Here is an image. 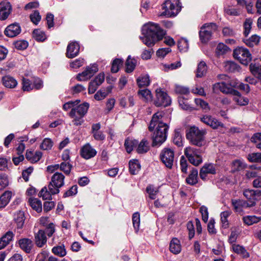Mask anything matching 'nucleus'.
<instances>
[{
    "instance_id": "1",
    "label": "nucleus",
    "mask_w": 261,
    "mask_h": 261,
    "mask_svg": "<svg viewBox=\"0 0 261 261\" xmlns=\"http://www.w3.org/2000/svg\"><path fill=\"white\" fill-rule=\"evenodd\" d=\"M163 117L162 112H158L153 114L148 127L149 130L152 131L156 126V131L152 136L153 146H160L167 139L169 126L163 122Z\"/></svg>"
},
{
    "instance_id": "2",
    "label": "nucleus",
    "mask_w": 261,
    "mask_h": 261,
    "mask_svg": "<svg viewBox=\"0 0 261 261\" xmlns=\"http://www.w3.org/2000/svg\"><path fill=\"white\" fill-rule=\"evenodd\" d=\"M166 34L165 31L157 23L149 22L145 24L142 29V36L140 39L148 47L162 40Z\"/></svg>"
},
{
    "instance_id": "3",
    "label": "nucleus",
    "mask_w": 261,
    "mask_h": 261,
    "mask_svg": "<svg viewBox=\"0 0 261 261\" xmlns=\"http://www.w3.org/2000/svg\"><path fill=\"white\" fill-rule=\"evenodd\" d=\"M205 130L200 129L198 127L193 126L187 131V139L194 145L201 147L206 144Z\"/></svg>"
},
{
    "instance_id": "4",
    "label": "nucleus",
    "mask_w": 261,
    "mask_h": 261,
    "mask_svg": "<svg viewBox=\"0 0 261 261\" xmlns=\"http://www.w3.org/2000/svg\"><path fill=\"white\" fill-rule=\"evenodd\" d=\"M181 4L180 0H167L162 5V9L164 11L160 16H165L168 17H174L180 11Z\"/></svg>"
},
{
    "instance_id": "5",
    "label": "nucleus",
    "mask_w": 261,
    "mask_h": 261,
    "mask_svg": "<svg viewBox=\"0 0 261 261\" xmlns=\"http://www.w3.org/2000/svg\"><path fill=\"white\" fill-rule=\"evenodd\" d=\"M89 108V104L87 102H84L71 109L69 115L74 119L73 122L74 125L78 126L82 124V118L87 113Z\"/></svg>"
},
{
    "instance_id": "6",
    "label": "nucleus",
    "mask_w": 261,
    "mask_h": 261,
    "mask_svg": "<svg viewBox=\"0 0 261 261\" xmlns=\"http://www.w3.org/2000/svg\"><path fill=\"white\" fill-rule=\"evenodd\" d=\"M184 153L189 162L192 165L198 166L202 163V158L201 155V149L192 147H188L185 149Z\"/></svg>"
},
{
    "instance_id": "7",
    "label": "nucleus",
    "mask_w": 261,
    "mask_h": 261,
    "mask_svg": "<svg viewBox=\"0 0 261 261\" xmlns=\"http://www.w3.org/2000/svg\"><path fill=\"white\" fill-rule=\"evenodd\" d=\"M65 176L59 172H56L52 176L51 181L48 185V189L53 194L59 193V188L64 184Z\"/></svg>"
},
{
    "instance_id": "8",
    "label": "nucleus",
    "mask_w": 261,
    "mask_h": 261,
    "mask_svg": "<svg viewBox=\"0 0 261 261\" xmlns=\"http://www.w3.org/2000/svg\"><path fill=\"white\" fill-rule=\"evenodd\" d=\"M217 25L214 23L203 24L199 32L201 41L202 43L208 42L211 39L212 34L217 30Z\"/></svg>"
},
{
    "instance_id": "9",
    "label": "nucleus",
    "mask_w": 261,
    "mask_h": 261,
    "mask_svg": "<svg viewBox=\"0 0 261 261\" xmlns=\"http://www.w3.org/2000/svg\"><path fill=\"white\" fill-rule=\"evenodd\" d=\"M233 56L243 65H248L251 60V55L249 50L242 47H239L234 49Z\"/></svg>"
},
{
    "instance_id": "10",
    "label": "nucleus",
    "mask_w": 261,
    "mask_h": 261,
    "mask_svg": "<svg viewBox=\"0 0 261 261\" xmlns=\"http://www.w3.org/2000/svg\"><path fill=\"white\" fill-rule=\"evenodd\" d=\"M156 98L154 103L156 107H168L171 105V99L168 94L161 89H157L155 90Z\"/></svg>"
},
{
    "instance_id": "11",
    "label": "nucleus",
    "mask_w": 261,
    "mask_h": 261,
    "mask_svg": "<svg viewBox=\"0 0 261 261\" xmlns=\"http://www.w3.org/2000/svg\"><path fill=\"white\" fill-rule=\"evenodd\" d=\"M162 163L169 169H171L174 159V151L169 148H164L160 155Z\"/></svg>"
},
{
    "instance_id": "12",
    "label": "nucleus",
    "mask_w": 261,
    "mask_h": 261,
    "mask_svg": "<svg viewBox=\"0 0 261 261\" xmlns=\"http://www.w3.org/2000/svg\"><path fill=\"white\" fill-rule=\"evenodd\" d=\"M231 204L236 212L241 213L243 211V208L251 207L255 205V202L253 201L247 202V201L238 199H232Z\"/></svg>"
},
{
    "instance_id": "13",
    "label": "nucleus",
    "mask_w": 261,
    "mask_h": 261,
    "mask_svg": "<svg viewBox=\"0 0 261 261\" xmlns=\"http://www.w3.org/2000/svg\"><path fill=\"white\" fill-rule=\"evenodd\" d=\"M98 70L97 66H87L86 70L77 75L76 79L79 81H87L97 72Z\"/></svg>"
},
{
    "instance_id": "14",
    "label": "nucleus",
    "mask_w": 261,
    "mask_h": 261,
    "mask_svg": "<svg viewBox=\"0 0 261 261\" xmlns=\"http://www.w3.org/2000/svg\"><path fill=\"white\" fill-rule=\"evenodd\" d=\"M200 120L203 123L206 124L208 126H210L213 129H216L219 126H223V123L218 121L217 119L213 118L210 115H206L203 116L202 117L200 118Z\"/></svg>"
},
{
    "instance_id": "15",
    "label": "nucleus",
    "mask_w": 261,
    "mask_h": 261,
    "mask_svg": "<svg viewBox=\"0 0 261 261\" xmlns=\"http://www.w3.org/2000/svg\"><path fill=\"white\" fill-rule=\"evenodd\" d=\"M96 151L89 143L85 145L80 150L81 156L88 160L93 158L96 154Z\"/></svg>"
},
{
    "instance_id": "16",
    "label": "nucleus",
    "mask_w": 261,
    "mask_h": 261,
    "mask_svg": "<svg viewBox=\"0 0 261 261\" xmlns=\"http://www.w3.org/2000/svg\"><path fill=\"white\" fill-rule=\"evenodd\" d=\"M80 45L76 41L71 42L68 45L66 49V57L68 58H73L79 53Z\"/></svg>"
},
{
    "instance_id": "17",
    "label": "nucleus",
    "mask_w": 261,
    "mask_h": 261,
    "mask_svg": "<svg viewBox=\"0 0 261 261\" xmlns=\"http://www.w3.org/2000/svg\"><path fill=\"white\" fill-rule=\"evenodd\" d=\"M12 7L9 2H3L0 3V19L5 20L10 15Z\"/></svg>"
},
{
    "instance_id": "18",
    "label": "nucleus",
    "mask_w": 261,
    "mask_h": 261,
    "mask_svg": "<svg viewBox=\"0 0 261 261\" xmlns=\"http://www.w3.org/2000/svg\"><path fill=\"white\" fill-rule=\"evenodd\" d=\"M21 31L20 27L18 23H13L8 25L5 31V34L9 37H14L18 35Z\"/></svg>"
},
{
    "instance_id": "19",
    "label": "nucleus",
    "mask_w": 261,
    "mask_h": 261,
    "mask_svg": "<svg viewBox=\"0 0 261 261\" xmlns=\"http://www.w3.org/2000/svg\"><path fill=\"white\" fill-rule=\"evenodd\" d=\"M35 242L37 246L38 247H42L47 242V238L45 234V231L40 229L35 233Z\"/></svg>"
},
{
    "instance_id": "20",
    "label": "nucleus",
    "mask_w": 261,
    "mask_h": 261,
    "mask_svg": "<svg viewBox=\"0 0 261 261\" xmlns=\"http://www.w3.org/2000/svg\"><path fill=\"white\" fill-rule=\"evenodd\" d=\"M14 221L16 224V229L17 230L21 229L24 225L25 221V216L23 212L18 211L14 214Z\"/></svg>"
},
{
    "instance_id": "21",
    "label": "nucleus",
    "mask_w": 261,
    "mask_h": 261,
    "mask_svg": "<svg viewBox=\"0 0 261 261\" xmlns=\"http://www.w3.org/2000/svg\"><path fill=\"white\" fill-rule=\"evenodd\" d=\"M18 244L20 248L27 253L31 252L33 246V242L28 238L20 239L18 241Z\"/></svg>"
},
{
    "instance_id": "22",
    "label": "nucleus",
    "mask_w": 261,
    "mask_h": 261,
    "mask_svg": "<svg viewBox=\"0 0 261 261\" xmlns=\"http://www.w3.org/2000/svg\"><path fill=\"white\" fill-rule=\"evenodd\" d=\"M14 233L11 231H7L0 238V250L4 249L13 240Z\"/></svg>"
},
{
    "instance_id": "23",
    "label": "nucleus",
    "mask_w": 261,
    "mask_h": 261,
    "mask_svg": "<svg viewBox=\"0 0 261 261\" xmlns=\"http://www.w3.org/2000/svg\"><path fill=\"white\" fill-rule=\"evenodd\" d=\"M230 90H231V87H229L225 82L217 83L213 87V91L214 93L221 91L223 93L228 94L231 91Z\"/></svg>"
},
{
    "instance_id": "24",
    "label": "nucleus",
    "mask_w": 261,
    "mask_h": 261,
    "mask_svg": "<svg viewBox=\"0 0 261 261\" xmlns=\"http://www.w3.org/2000/svg\"><path fill=\"white\" fill-rule=\"evenodd\" d=\"M187 184L191 186H194L198 182V170L193 168L190 174L186 179Z\"/></svg>"
},
{
    "instance_id": "25",
    "label": "nucleus",
    "mask_w": 261,
    "mask_h": 261,
    "mask_svg": "<svg viewBox=\"0 0 261 261\" xmlns=\"http://www.w3.org/2000/svg\"><path fill=\"white\" fill-rule=\"evenodd\" d=\"M169 248L173 253L178 254L181 251L180 241L177 238H173L170 242Z\"/></svg>"
},
{
    "instance_id": "26",
    "label": "nucleus",
    "mask_w": 261,
    "mask_h": 261,
    "mask_svg": "<svg viewBox=\"0 0 261 261\" xmlns=\"http://www.w3.org/2000/svg\"><path fill=\"white\" fill-rule=\"evenodd\" d=\"M141 168V165L137 160H130L129 162V170L130 174H137Z\"/></svg>"
},
{
    "instance_id": "27",
    "label": "nucleus",
    "mask_w": 261,
    "mask_h": 261,
    "mask_svg": "<svg viewBox=\"0 0 261 261\" xmlns=\"http://www.w3.org/2000/svg\"><path fill=\"white\" fill-rule=\"evenodd\" d=\"M150 80L148 74H141L137 79V83L139 87H147L150 84Z\"/></svg>"
},
{
    "instance_id": "28",
    "label": "nucleus",
    "mask_w": 261,
    "mask_h": 261,
    "mask_svg": "<svg viewBox=\"0 0 261 261\" xmlns=\"http://www.w3.org/2000/svg\"><path fill=\"white\" fill-rule=\"evenodd\" d=\"M12 197V192H5L0 197V208L5 207L9 202Z\"/></svg>"
},
{
    "instance_id": "29",
    "label": "nucleus",
    "mask_w": 261,
    "mask_h": 261,
    "mask_svg": "<svg viewBox=\"0 0 261 261\" xmlns=\"http://www.w3.org/2000/svg\"><path fill=\"white\" fill-rule=\"evenodd\" d=\"M3 85L7 88H13L17 85L16 80L10 76H5L2 79Z\"/></svg>"
},
{
    "instance_id": "30",
    "label": "nucleus",
    "mask_w": 261,
    "mask_h": 261,
    "mask_svg": "<svg viewBox=\"0 0 261 261\" xmlns=\"http://www.w3.org/2000/svg\"><path fill=\"white\" fill-rule=\"evenodd\" d=\"M232 247L233 251L235 253L240 255L242 257L244 258H247L249 257V253L245 249V248L242 246L233 244Z\"/></svg>"
},
{
    "instance_id": "31",
    "label": "nucleus",
    "mask_w": 261,
    "mask_h": 261,
    "mask_svg": "<svg viewBox=\"0 0 261 261\" xmlns=\"http://www.w3.org/2000/svg\"><path fill=\"white\" fill-rule=\"evenodd\" d=\"M137 146V151L138 153H146L149 149V143L145 139H143Z\"/></svg>"
},
{
    "instance_id": "32",
    "label": "nucleus",
    "mask_w": 261,
    "mask_h": 261,
    "mask_svg": "<svg viewBox=\"0 0 261 261\" xmlns=\"http://www.w3.org/2000/svg\"><path fill=\"white\" fill-rule=\"evenodd\" d=\"M244 223L248 225H251L257 223L261 221L260 217H257L254 215L246 216L243 218Z\"/></svg>"
},
{
    "instance_id": "33",
    "label": "nucleus",
    "mask_w": 261,
    "mask_h": 261,
    "mask_svg": "<svg viewBox=\"0 0 261 261\" xmlns=\"http://www.w3.org/2000/svg\"><path fill=\"white\" fill-rule=\"evenodd\" d=\"M138 141L136 140H133L127 138L124 143V146L126 150L128 153H130L134 147H136L138 145Z\"/></svg>"
},
{
    "instance_id": "34",
    "label": "nucleus",
    "mask_w": 261,
    "mask_h": 261,
    "mask_svg": "<svg viewBox=\"0 0 261 261\" xmlns=\"http://www.w3.org/2000/svg\"><path fill=\"white\" fill-rule=\"evenodd\" d=\"M29 202L32 208L38 213L42 211V204L37 198H30Z\"/></svg>"
},
{
    "instance_id": "35",
    "label": "nucleus",
    "mask_w": 261,
    "mask_h": 261,
    "mask_svg": "<svg viewBox=\"0 0 261 261\" xmlns=\"http://www.w3.org/2000/svg\"><path fill=\"white\" fill-rule=\"evenodd\" d=\"M229 48L225 44L220 43L218 44L215 50V54L217 57H220L225 54Z\"/></svg>"
},
{
    "instance_id": "36",
    "label": "nucleus",
    "mask_w": 261,
    "mask_h": 261,
    "mask_svg": "<svg viewBox=\"0 0 261 261\" xmlns=\"http://www.w3.org/2000/svg\"><path fill=\"white\" fill-rule=\"evenodd\" d=\"M231 214V211H226L222 212L220 214L222 226L224 228L228 227L229 223L227 219Z\"/></svg>"
},
{
    "instance_id": "37",
    "label": "nucleus",
    "mask_w": 261,
    "mask_h": 261,
    "mask_svg": "<svg viewBox=\"0 0 261 261\" xmlns=\"http://www.w3.org/2000/svg\"><path fill=\"white\" fill-rule=\"evenodd\" d=\"M33 36L37 41L43 42L46 39L44 32L40 29L34 30L33 32Z\"/></svg>"
},
{
    "instance_id": "38",
    "label": "nucleus",
    "mask_w": 261,
    "mask_h": 261,
    "mask_svg": "<svg viewBox=\"0 0 261 261\" xmlns=\"http://www.w3.org/2000/svg\"><path fill=\"white\" fill-rule=\"evenodd\" d=\"M259 37L257 35H252L250 38L244 40V43L249 47H253L257 45L259 41Z\"/></svg>"
},
{
    "instance_id": "39",
    "label": "nucleus",
    "mask_w": 261,
    "mask_h": 261,
    "mask_svg": "<svg viewBox=\"0 0 261 261\" xmlns=\"http://www.w3.org/2000/svg\"><path fill=\"white\" fill-rule=\"evenodd\" d=\"M51 250L54 254L60 257H63L66 254V249L64 245L54 247Z\"/></svg>"
},
{
    "instance_id": "40",
    "label": "nucleus",
    "mask_w": 261,
    "mask_h": 261,
    "mask_svg": "<svg viewBox=\"0 0 261 261\" xmlns=\"http://www.w3.org/2000/svg\"><path fill=\"white\" fill-rule=\"evenodd\" d=\"M146 191L148 194L149 198L151 199H155L156 198V195L159 192L157 188L151 185L147 187Z\"/></svg>"
},
{
    "instance_id": "41",
    "label": "nucleus",
    "mask_w": 261,
    "mask_h": 261,
    "mask_svg": "<svg viewBox=\"0 0 261 261\" xmlns=\"http://www.w3.org/2000/svg\"><path fill=\"white\" fill-rule=\"evenodd\" d=\"M247 159L250 162L261 163V153H251L248 154Z\"/></svg>"
},
{
    "instance_id": "42",
    "label": "nucleus",
    "mask_w": 261,
    "mask_h": 261,
    "mask_svg": "<svg viewBox=\"0 0 261 261\" xmlns=\"http://www.w3.org/2000/svg\"><path fill=\"white\" fill-rule=\"evenodd\" d=\"M178 101L179 106L181 109L185 110H192V107L189 104L188 99H185L183 97L179 96L178 98Z\"/></svg>"
},
{
    "instance_id": "43",
    "label": "nucleus",
    "mask_w": 261,
    "mask_h": 261,
    "mask_svg": "<svg viewBox=\"0 0 261 261\" xmlns=\"http://www.w3.org/2000/svg\"><path fill=\"white\" fill-rule=\"evenodd\" d=\"M39 196L42 197L44 200H51L52 199L51 195L53 194L50 192V191L49 189L48 190L47 188L46 187H44L41 189V190L39 192Z\"/></svg>"
},
{
    "instance_id": "44",
    "label": "nucleus",
    "mask_w": 261,
    "mask_h": 261,
    "mask_svg": "<svg viewBox=\"0 0 261 261\" xmlns=\"http://www.w3.org/2000/svg\"><path fill=\"white\" fill-rule=\"evenodd\" d=\"M195 102L197 106H199L205 112H207L210 110L208 103L200 98H195Z\"/></svg>"
},
{
    "instance_id": "45",
    "label": "nucleus",
    "mask_w": 261,
    "mask_h": 261,
    "mask_svg": "<svg viewBox=\"0 0 261 261\" xmlns=\"http://www.w3.org/2000/svg\"><path fill=\"white\" fill-rule=\"evenodd\" d=\"M178 48L181 51H186L189 48V43L185 38H181L178 41Z\"/></svg>"
},
{
    "instance_id": "46",
    "label": "nucleus",
    "mask_w": 261,
    "mask_h": 261,
    "mask_svg": "<svg viewBox=\"0 0 261 261\" xmlns=\"http://www.w3.org/2000/svg\"><path fill=\"white\" fill-rule=\"evenodd\" d=\"M72 165L69 162H63L60 164V170L63 171L65 174L68 175L70 174Z\"/></svg>"
},
{
    "instance_id": "47",
    "label": "nucleus",
    "mask_w": 261,
    "mask_h": 261,
    "mask_svg": "<svg viewBox=\"0 0 261 261\" xmlns=\"http://www.w3.org/2000/svg\"><path fill=\"white\" fill-rule=\"evenodd\" d=\"M182 136L178 130L174 132V137L173 139V143L178 146H181L182 145Z\"/></svg>"
},
{
    "instance_id": "48",
    "label": "nucleus",
    "mask_w": 261,
    "mask_h": 261,
    "mask_svg": "<svg viewBox=\"0 0 261 261\" xmlns=\"http://www.w3.org/2000/svg\"><path fill=\"white\" fill-rule=\"evenodd\" d=\"M224 11L225 14L230 16H239L240 14V12L239 9L232 8L231 7H227L224 8Z\"/></svg>"
},
{
    "instance_id": "49",
    "label": "nucleus",
    "mask_w": 261,
    "mask_h": 261,
    "mask_svg": "<svg viewBox=\"0 0 261 261\" xmlns=\"http://www.w3.org/2000/svg\"><path fill=\"white\" fill-rule=\"evenodd\" d=\"M139 95L142 96L146 101H149L152 99V95L151 92L148 89H145L143 90H139L138 92Z\"/></svg>"
},
{
    "instance_id": "50",
    "label": "nucleus",
    "mask_w": 261,
    "mask_h": 261,
    "mask_svg": "<svg viewBox=\"0 0 261 261\" xmlns=\"http://www.w3.org/2000/svg\"><path fill=\"white\" fill-rule=\"evenodd\" d=\"M132 221L133 226L135 229L136 230V231H138L139 228L140 222V214L139 213L136 212L133 215Z\"/></svg>"
},
{
    "instance_id": "51",
    "label": "nucleus",
    "mask_w": 261,
    "mask_h": 261,
    "mask_svg": "<svg viewBox=\"0 0 261 261\" xmlns=\"http://www.w3.org/2000/svg\"><path fill=\"white\" fill-rule=\"evenodd\" d=\"M252 74L261 81V66H249Z\"/></svg>"
},
{
    "instance_id": "52",
    "label": "nucleus",
    "mask_w": 261,
    "mask_h": 261,
    "mask_svg": "<svg viewBox=\"0 0 261 261\" xmlns=\"http://www.w3.org/2000/svg\"><path fill=\"white\" fill-rule=\"evenodd\" d=\"M53 145V142L49 138H45L40 145L41 149L43 150L50 149Z\"/></svg>"
},
{
    "instance_id": "53",
    "label": "nucleus",
    "mask_w": 261,
    "mask_h": 261,
    "mask_svg": "<svg viewBox=\"0 0 261 261\" xmlns=\"http://www.w3.org/2000/svg\"><path fill=\"white\" fill-rule=\"evenodd\" d=\"M254 190H250V189H246L243 192V195L244 196L248 199L247 202H250L251 201H255V198L254 197Z\"/></svg>"
},
{
    "instance_id": "54",
    "label": "nucleus",
    "mask_w": 261,
    "mask_h": 261,
    "mask_svg": "<svg viewBox=\"0 0 261 261\" xmlns=\"http://www.w3.org/2000/svg\"><path fill=\"white\" fill-rule=\"evenodd\" d=\"M22 89L23 91H29L33 89V86L30 81L24 77L22 79Z\"/></svg>"
},
{
    "instance_id": "55",
    "label": "nucleus",
    "mask_w": 261,
    "mask_h": 261,
    "mask_svg": "<svg viewBox=\"0 0 261 261\" xmlns=\"http://www.w3.org/2000/svg\"><path fill=\"white\" fill-rule=\"evenodd\" d=\"M252 24V21L250 19H247L244 23V28L245 30L244 34L246 37H247L250 33Z\"/></svg>"
},
{
    "instance_id": "56",
    "label": "nucleus",
    "mask_w": 261,
    "mask_h": 261,
    "mask_svg": "<svg viewBox=\"0 0 261 261\" xmlns=\"http://www.w3.org/2000/svg\"><path fill=\"white\" fill-rule=\"evenodd\" d=\"M80 100H76L75 101H70L66 102L63 106V109L67 111L70 109L74 108V107L77 105L80 102Z\"/></svg>"
},
{
    "instance_id": "57",
    "label": "nucleus",
    "mask_w": 261,
    "mask_h": 261,
    "mask_svg": "<svg viewBox=\"0 0 261 261\" xmlns=\"http://www.w3.org/2000/svg\"><path fill=\"white\" fill-rule=\"evenodd\" d=\"M30 17L31 21L35 24H37L41 18L38 11H35L33 14L30 15Z\"/></svg>"
},
{
    "instance_id": "58",
    "label": "nucleus",
    "mask_w": 261,
    "mask_h": 261,
    "mask_svg": "<svg viewBox=\"0 0 261 261\" xmlns=\"http://www.w3.org/2000/svg\"><path fill=\"white\" fill-rule=\"evenodd\" d=\"M14 45L17 49L24 50L28 46V43L25 40H19L15 42Z\"/></svg>"
},
{
    "instance_id": "59",
    "label": "nucleus",
    "mask_w": 261,
    "mask_h": 261,
    "mask_svg": "<svg viewBox=\"0 0 261 261\" xmlns=\"http://www.w3.org/2000/svg\"><path fill=\"white\" fill-rule=\"evenodd\" d=\"M45 234L48 237H51L55 232V225L53 223H49L45 228Z\"/></svg>"
},
{
    "instance_id": "60",
    "label": "nucleus",
    "mask_w": 261,
    "mask_h": 261,
    "mask_svg": "<svg viewBox=\"0 0 261 261\" xmlns=\"http://www.w3.org/2000/svg\"><path fill=\"white\" fill-rule=\"evenodd\" d=\"M234 101L240 106H246L249 103V99L245 97L240 96L234 98Z\"/></svg>"
},
{
    "instance_id": "61",
    "label": "nucleus",
    "mask_w": 261,
    "mask_h": 261,
    "mask_svg": "<svg viewBox=\"0 0 261 261\" xmlns=\"http://www.w3.org/2000/svg\"><path fill=\"white\" fill-rule=\"evenodd\" d=\"M77 192V186L74 185L72 186L69 190L66 191L63 195V197L66 198L67 197L71 196L76 194Z\"/></svg>"
},
{
    "instance_id": "62",
    "label": "nucleus",
    "mask_w": 261,
    "mask_h": 261,
    "mask_svg": "<svg viewBox=\"0 0 261 261\" xmlns=\"http://www.w3.org/2000/svg\"><path fill=\"white\" fill-rule=\"evenodd\" d=\"M199 212L201 214L202 220L206 223L207 221L208 218V213L207 207L205 206H201Z\"/></svg>"
},
{
    "instance_id": "63",
    "label": "nucleus",
    "mask_w": 261,
    "mask_h": 261,
    "mask_svg": "<svg viewBox=\"0 0 261 261\" xmlns=\"http://www.w3.org/2000/svg\"><path fill=\"white\" fill-rule=\"evenodd\" d=\"M107 96V93L106 92L105 89H100L94 95V98L97 100H101L103 99Z\"/></svg>"
},
{
    "instance_id": "64",
    "label": "nucleus",
    "mask_w": 261,
    "mask_h": 261,
    "mask_svg": "<svg viewBox=\"0 0 261 261\" xmlns=\"http://www.w3.org/2000/svg\"><path fill=\"white\" fill-rule=\"evenodd\" d=\"M171 49L170 47L162 48L159 49L156 51V56L158 57L164 58L167 54L170 53Z\"/></svg>"
}]
</instances>
